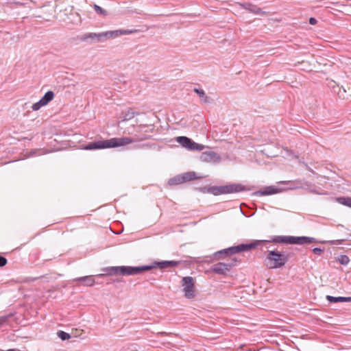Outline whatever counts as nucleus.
Wrapping results in <instances>:
<instances>
[{
  "mask_svg": "<svg viewBox=\"0 0 351 351\" xmlns=\"http://www.w3.org/2000/svg\"><path fill=\"white\" fill-rule=\"evenodd\" d=\"M309 23L311 25H315L317 23V20L315 18L311 17L309 19Z\"/></svg>",
  "mask_w": 351,
  "mask_h": 351,
  "instance_id": "c756f323",
  "label": "nucleus"
},
{
  "mask_svg": "<svg viewBox=\"0 0 351 351\" xmlns=\"http://www.w3.org/2000/svg\"><path fill=\"white\" fill-rule=\"evenodd\" d=\"M75 281H82L84 283L85 285L91 287L93 286L95 283V280L91 276H84L75 278L74 280Z\"/></svg>",
  "mask_w": 351,
  "mask_h": 351,
  "instance_id": "a211bd4d",
  "label": "nucleus"
},
{
  "mask_svg": "<svg viewBox=\"0 0 351 351\" xmlns=\"http://www.w3.org/2000/svg\"><path fill=\"white\" fill-rule=\"evenodd\" d=\"M178 263L179 262L173 261H165L161 262H156L152 265H154V267L152 269L156 268V267H158L160 269L173 267L178 265Z\"/></svg>",
  "mask_w": 351,
  "mask_h": 351,
  "instance_id": "ddd939ff",
  "label": "nucleus"
},
{
  "mask_svg": "<svg viewBox=\"0 0 351 351\" xmlns=\"http://www.w3.org/2000/svg\"><path fill=\"white\" fill-rule=\"evenodd\" d=\"M280 192V190L274 186H270L265 187L263 190L256 192V194H259L261 195H273L276 193H278Z\"/></svg>",
  "mask_w": 351,
  "mask_h": 351,
  "instance_id": "4468645a",
  "label": "nucleus"
},
{
  "mask_svg": "<svg viewBox=\"0 0 351 351\" xmlns=\"http://www.w3.org/2000/svg\"><path fill=\"white\" fill-rule=\"evenodd\" d=\"M193 91L199 96L202 103L206 104L210 102V98L206 95L205 92L202 89L195 88L193 89Z\"/></svg>",
  "mask_w": 351,
  "mask_h": 351,
  "instance_id": "f3484780",
  "label": "nucleus"
},
{
  "mask_svg": "<svg viewBox=\"0 0 351 351\" xmlns=\"http://www.w3.org/2000/svg\"><path fill=\"white\" fill-rule=\"evenodd\" d=\"M348 261H349V259H348V256H343L342 257V259L341 260V263L342 264H347L348 263Z\"/></svg>",
  "mask_w": 351,
  "mask_h": 351,
  "instance_id": "c85d7f7f",
  "label": "nucleus"
},
{
  "mask_svg": "<svg viewBox=\"0 0 351 351\" xmlns=\"http://www.w3.org/2000/svg\"><path fill=\"white\" fill-rule=\"evenodd\" d=\"M182 287L186 298L191 299L195 297L194 280L191 276L183 277Z\"/></svg>",
  "mask_w": 351,
  "mask_h": 351,
  "instance_id": "0eeeda50",
  "label": "nucleus"
},
{
  "mask_svg": "<svg viewBox=\"0 0 351 351\" xmlns=\"http://www.w3.org/2000/svg\"><path fill=\"white\" fill-rule=\"evenodd\" d=\"M136 32V29H116L100 33L89 32L82 35L81 40L82 41H86L88 39H91L95 42L99 43L109 39H113L123 35H129Z\"/></svg>",
  "mask_w": 351,
  "mask_h": 351,
  "instance_id": "f03ea898",
  "label": "nucleus"
},
{
  "mask_svg": "<svg viewBox=\"0 0 351 351\" xmlns=\"http://www.w3.org/2000/svg\"><path fill=\"white\" fill-rule=\"evenodd\" d=\"M181 175L184 180V182L191 181L197 178L194 171L186 172Z\"/></svg>",
  "mask_w": 351,
  "mask_h": 351,
  "instance_id": "412c9836",
  "label": "nucleus"
},
{
  "mask_svg": "<svg viewBox=\"0 0 351 351\" xmlns=\"http://www.w3.org/2000/svg\"><path fill=\"white\" fill-rule=\"evenodd\" d=\"M287 256L277 251H268L264 259V265L268 269H277L282 267L287 262Z\"/></svg>",
  "mask_w": 351,
  "mask_h": 351,
  "instance_id": "20e7f679",
  "label": "nucleus"
},
{
  "mask_svg": "<svg viewBox=\"0 0 351 351\" xmlns=\"http://www.w3.org/2000/svg\"><path fill=\"white\" fill-rule=\"evenodd\" d=\"M42 106H44V105L41 103V101L39 100L38 102L34 104L32 106V109L34 111L38 110Z\"/></svg>",
  "mask_w": 351,
  "mask_h": 351,
  "instance_id": "a878e982",
  "label": "nucleus"
},
{
  "mask_svg": "<svg viewBox=\"0 0 351 351\" xmlns=\"http://www.w3.org/2000/svg\"><path fill=\"white\" fill-rule=\"evenodd\" d=\"M57 334L58 337L63 341L69 339L71 338V335L64 331L60 330Z\"/></svg>",
  "mask_w": 351,
  "mask_h": 351,
  "instance_id": "b1692460",
  "label": "nucleus"
},
{
  "mask_svg": "<svg viewBox=\"0 0 351 351\" xmlns=\"http://www.w3.org/2000/svg\"><path fill=\"white\" fill-rule=\"evenodd\" d=\"M184 183V180L182 175H178L169 180L168 184L169 185H177Z\"/></svg>",
  "mask_w": 351,
  "mask_h": 351,
  "instance_id": "aec40b11",
  "label": "nucleus"
},
{
  "mask_svg": "<svg viewBox=\"0 0 351 351\" xmlns=\"http://www.w3.org/2000/svg\"><path fill=\"white\" fill-rule=\"evenodd\" d=\"M154 265H145L139 267L132 266H117L109 267L104 270L108 275H121V276H135L141 274L143 271L152 269Z\"/></svg>",
  "mask_w": 351,
  "mask_h": 351,
  "instance_id": "7ed1b4c3",
  "label": "nucleus"
},
{
  "mask_svg": "<svg viewBox=\"0 0 351 351\" xmlns=\"http://www.w3.org/2000/svg\"><path fill=\"white\" fill-rule=\"evenodd\" d=\"M54 97V93L53 92L49 90L48 92H47L45 95L40 99V101H41V103L45 106L47 105L49 102H50Z\"/></svg>",
  "mask_w": 351,
  "mask_h": 351,
  "instance_id": "6ab92c4d",
  "label": "nucleus"
},
{
  "mask_svg": "<svg viewBox=\"0 0 351 351\" xmlns=\"http://www.w3.org/2000/svg\"><path fill=\"white\" fill-rule=\"evenodd\" d=\"M314 240V238L307 237L276 236L271 241L278 243L302 245L310 243Z\"/></svg>",
  "mask_w": 351,
  "mask_h": 351,
  "instance_id": "39448f33",
  "label": "nucleus"
},
{
  "mask_svg": "<svg viewBox=\"0 0 351 351\" xmlns=\"http://www.w3.org/2000/svg\"><path fill=\"white\" fill-rule=\"evenodd\" d=\"M239 5L243 7L244 9L247 10L251 13L255 14H259L264 16L267 14L266 12L263 11L258 6L253 5L250 3H239Z\"/></svg>",
  "mask_w": 351,
  "mask_h": 351,
  "instance_id": "9b49d317",
  "label": "nucleus"
},
{
  "mask_svg": "<svg viewBox=\"0 0 351 351\" xmlns=\"http://www.w3.org/2000/svg\"><path fill=\"white\" fill-rule=\"evenodd\" d=\"M267 241H265L267 242ZM265 242V241L262 240H256L252 243L248 244H241L237 246H233L227 249H225L222 251H220L219 253L220 254H234L239 253L240 252L243 251H249L252 249L256 247L261 243Z\"/></svg>",
  "mask_w": 351,
  "mask_h": 351,
  "instance_id": "423d86ee",
  "label": "nucleus"
},
{
  "mask_svg": "<svg viewBox=\"0 0 351 351\" xmlns=\"http://www.w3.org/2000/svg\"><path fill=\"white\" fill-rule=\"evenodd\" d=\"M149 137L143 136V137L134 139L130 137L112 138L110 139L91 142L84 146V149L86 150L101 149L107 148H114L125 146L134 142L148 139Z\"/></svg>",
  "mask_w": 351,
  "mask_h": 351,
  "instance_id": "f257e3e1",
  "label": "nucleus"
},
{
  "mask_svg": "<svg viewBox=\"0 0 351 351\" xmlns=\"http://www.w3.org/2000/svg\"><path fill=\"white\" fill-rule=\"evenodd\" d=\"M139 112L134 111L132 108H129L122 112L123 121H126L132 119L135 115H138Z\"/></svg>",
  "mask_w": 351,
  "mask_h": 351,
  "instance_id": "dca6fc26",
  "label": "nucleus"
},
{
  "mask_svg": "<svg viewBox=\"0 0 351 351\" xmlns=\"http://www.w3.org/2000/svg\"><path fill=\"white\" fill-rule=\"evenodd\" d=\"M326 299L330 302H351V297H333L327 295Z\"/></svg>",
  "mask_w": 351,
  "mask_h": 351,
  "instance_id": "2eb2a0df",
  "label": "nucleus"
},
{
  "mask_svg": "<svg viewBox=\"0 0 351 351\" xmlns=\"http://www.w3.org/2000/svg\"><path fill=\"white\" fill-rule=\"evenodd\" d=\"M7 264V259L0 256V267H3Z\"/></svg>",
  "mask_w": 351,
  "mask_h": 351,
  "instance_id": "cd10ccee",
  "label": "nucleus"
},
{
  "mask_svg": "<svg viewBox=\"0 0 351 351\" xmlns=\"http://www.w3.org/2000/svg\"><path fill=\"white\" fill-rule=\"evenodd\" d=\"M7 320V317H0V326L4 324Z\"/></svg>",
  "mask_w": 351,
  "mask_h": 351,
  "instance_id": "7c9ffc66",
  "label": "nucleus"
},
{
  "mask_svg": "<svg viewBox=\"0 0 351 351\" xmlns=\"http://www.w3.org/2000/svg\"><path fill=\"white\" fill-rule=\"evenodd\" d=\"M235 261V259H232L228 263H218L212 267L210 271L218 274H225L232 267L234 266Z\"/></svg>",
  "mask_w": 351,
  "mask_h": 351,
  "instance_id": "1a4fd4ad",
  "label": "nucleus"
},
{
  "mask_svg": "<svg viewBox=\"0 0 351 351\" xmlns=\"http://www.w3.org/2000/svg\"><path fill=\"white\" fill-rule=\"evenodd\" d=\"M199 159L204 162L217 163L220 162L221 157L215 152L208 151L202 152L199 156Z\"/></svg>",
  "mask_w": 351,
  "mask_h": 351,
  "instance_id": "9d476101",
  "label": "nucleus"
},
{
  "mask_svg": "<svg viewBox=\"0 0 351 351\" xmlns=\"http://www.w3.org/2000/svg\"><path fill=\"white\" fill-rule=\"evenodd\" d=\"M313 252L315 254H317V255H320L323 252H324V250L319 248V247H315L313 250Z\"/></svg>",
  "mask_w": 351,
  "mask_h": 351,
  "instance_id": "bb28decb",
  "label": "nucleus"
},
{
  "mask_svg": "<svg viewBox=\"0 0 351 351\" xmlns=\"http://www.w3.org/2000/svg\"><path fill=\"white\" fill-rule=\"evenodd\" d=\"M176 141L183 147L189 150L202 151L204 149V146L203 145L198 144L186 136H178L176 138Z\"/></svg>",
  "mask_w": 351,
  "mask_h": 351,
  "instance_id": "6e6552de",
  "label": "nucleus"
},
{
  "mask_svg": "<svg viewBox=\"0 0 351 351\" xmlns=\"http://www.w3.org/2000/svg\"><path fill=\"white\" fill-rule=\"evenodd\" d=\"M224 189V194L240 192L244 190V186L240 184H232L223 186Z\"/></svg>",
  "mask_w": 351,
  "mask_h": 351,
  "instance_id": "f8f14e48",
  "label": "nucleus"
},
{
  "mask_svg": "<svg viewBox=\"0 0 351 351\" xmlns=\"http://www.w3.org/2000/svg\"><path fill=\"white\" fill-rule=\"evenodd\" d=\"M337 202L351 208V197H338Z\"/></svg>",
  "mask_w": 351,
  "mask_h": 351,
  "instance_id": "4be33fe9",
  "label": "nucleus"
},
{
  "mask_svg": "<svg viewBox=\"0 0 351 351\" xmlns=\"http://www.w3.org/2000/svg\"><path fill=\"white\" fill-rule=\"evenodd\" d=\"M210 192L215 195H220V194H224V189L222 186H217V187H212L210 189Z\"/></svg>",
  "mask_w": 351,
  "mask_h": 351,
  "instance_id": "5701e85b",
  "label": "nucleus"
},
{
  "mask_svg": "<svg viewBox=\"0 0 351 351\" xmlns=\"http://www.w3.org/2000/svg\"><path fill=\"white\" fill-rule=\"evenodd\" d=\"M93 8L95 9V11L98 14H101V15L106 16L108 14L107 11L106 10L103 9L102 8H101L100 6H99L96 4L94 5Z\"/></svg>",
  "mask_w": 351,
  "mask_h": 351,
  "instance_id": "393cba45",
  "label": "nucleus"
}]
</instances>
